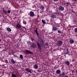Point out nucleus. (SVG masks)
Instances as JSON below:
<instances>
[{"instance_id": "15", "label": "nucleus", "mask_w": 77, "mask_h": 77, "mask_svg": "<svg viewBox=\"0 0 77 77\" xmlns=\"http://www.w3.org/2000/svg\"><path fill=\"white\" fill-rule=\"evenodd\" d=\"M37 31H38V29H37V28H36V30H35V32L36 33V34L37 35V36H38V37H39V34H38V33Z\"/></svg>"}, {"instance_id": "25", "label": "nucleus", "mask_w": 77, "mask_h": 77, "mask_svg": "<svg viewBox=\"0 0 77 77\" xmlns=\"http://www.w3.org/2000/svg\"><path fill=\"white\" fill-rule=\"evenodd\" d=\"M31 38V41H32V42L33 41H35V39H34V38Z\"/></svg>"}, {"instance_id": "35", "label": "nucleus", "mask_w": 77, "mask_h": 77, "mask_svg": "<svg viewBox=\"0 0 77 77\" xmlns=\"http://www.w3.org/2000/svg\"><path fill=\"white\" fill-rule=\"evenodd\" d=\"M67 54H68L69 55V51L67 52Z\"/></svg>"}, {"instance_id": "4", "label": "nucleus", "mask_w": 77, "mask_h": 77, "mask_svg": "<svg viewBox=\"0 0 77 77\" xmlns=\"http://www.w3.org/2000/svg\"><path fill=\"white\" fill-rule=\"evenodd\" d=\"M58 9L59 11H64V7L62 6L59 7Z\"/></svg>"}, {"instance_id": "40", "label": "nucleus", "mask_w": 77, "mask_h": 77, "mask_svg": "<svg viewBox=\"0 0 77 77\" xmlns=\"http://www.w3.org/2000/svg\"><path fill=\"white\" fill-rule=\"evenodd\" d=\"M21 26L22 27V28H24V27L23 26Z\"/></svg>"}, {"instance_id": "32", "label": "nucleus", "mask_w": 77, "mask_h": 77, "mask_svg": "<svg viewBox=\"0 0 77 77\" xmlns=\"http://www.w3.org/2000/svg\"><path fill=\"white\" fill-rule=\"evenodd\" d=\"M5 62L7 63H8V61L7 60H6L5 61Z\"/></svg>"}, {"instance_id": "19", "label": "nucleus", "mask_w": 77, "mask_h": 77, "mask_svg": "<svg viewBox=\"0 0 77 77\" xmlns=\"http://www.w3.org/2000/svg\"><path fill=\"white\" fill-rule=\"evenodd\" d=\"M7 30H8V31H9V32H11V28H7Z\"/></svg>"}, {"instance_id": "30", "label": "nucleus", "mask_w": 77, "mask_h": 77, "mask_svg": "<svg viewBox=\"0 0 77 77\" xmlns=\"http://www.w3.org/2000/svg\"><path fill=\"white\" fill-rule=\"evenodd\" d=\"M45 45H46V46H48V44L47 43H45Z\"/></svg>"}, {"instance_id": "39", "label": "nucleus", "mask_w": 77, "mask_h": 77, "mask_svg": "<svg viewBox=\"0 0 77 77\" xmlns=\"http://www.w3.org/2000/svg\"><path fill=\"white\" fill-rule=\"evenodd\" d=\"M75 72H76V74H77V70H76Z\"/></svg>"}, {"instance_id": "22", "label": "nucleus", "mask_w": 77, "mask_h": 77, "mask_svg": "<svg viewBox=\"0 0 77 77\" xmlns=\"http://www.w3.org/2000/svg\"><path fill=\"white\" fill-rule=\"evenodd\" d=\"M57 30L58 31V33H62V32L59 30V29L58 28V29H57Z\"/></svg>"}, {"instance_id": "8", "label": "nucleus", "mask_w": 77, "mask_h": 77, "mask_svg": "<svg viewBox=\"0 0 77 77\" xmlns=\"http://www.w3.org/2000/svg\"><path fill=\"white\" fill-rule=\"evenodd\" d=\"M60 72H61V71L59 69L57 70L56 71V73L57 74H60Z\"/></svg>"}, {"instance_id": "37", "label": "nucleus", "mask_w": 77, "mask_h": 77, "mask_svg": "<svg viewBox=\"0 0 77 77\" xmlns=\"http://www.w3.org/2000/svg\"><path fill=\"white\" fill-rule=\"evenodd\" d=\"M66 50L67 52H68V48L66 49Z\"/></svg>"}, {"instance_id": "3", "label": "nucleus", "mask_w": 77, "mask_h": 77, "mask_svg": "<svg viewBox=\"0 0 77 77\" xmlns=\"http://www.w3.org/2000/svg\"><path fill=\"white\" fill-rule=\"evenodd\" d=\"M16 29L17 28L20 29L21 28V25H20L19 23H17L16 25Z\"/></svg>"}, {"instance_id": "21", "label": "nucleus", "mask_w": 77, "mask_h": 77, "mask_svg": "<svg viewBox=\"0 0 77 77\" xmlns=\"http://www.w3.org/2000/svg\"><path fill=\"white\" fill-rule=\"evenodd\" d=\"M20 58L21 59H23V55L20 54Z\"/></svg>"}, {"instance_id": "36", "label": "nucleus", "mask_w": 77, "mask_h": 77, "mask_svg": "<svg viewBox=\"0 0 77 77\" xmlns=\"http://www.w3.org/2000/svg\"><path fill=\"white\" fill-rule=\"evenodd\" d=\"M72 1H73V2H77V0H72Z\"/></svg>"}, {"instance_id": "26", "label": "nucleus", "mask_w": 77, "mask_h": 77, "mask_svg": "<svg viewBox=\"0 0 77 77\" xmlns=\"http://www.w3.org/2000/svg\"><path fill=\"white\" fill-rule=\"evenodd\" d=\"M38 72H41V70L40 69H38Z\"/></svg>"}, {"instance_id": "29", "label": "nucleus", "mask_w": 77, "mask_h": 77, "mask_svg": "<svg viewBox=\"0 0 77 77\" xmlns=\"http://www.w3.org/2000/svg\"><path fill=\"white\" fill-rule=\"evenodd\" d=\"M23 24H24L25 25H26V22L25 21H23Z\"/></svg>"}, {"instance_id": "48", "label": "nucleus", "mask_w": 77, "mask_h": 77, "mask_svg": "<svg viewBox=\"0 0 77 77\" xmlns=\"http://www.w3.org/2000/svg\"><path fill=\"white\" fill-rule=\"evenodd\" d=\"M64 56H66V55H65Z\"/></svg>"}, {"instance_id": "24", "label": "nucleus", "mask_w": 77, "mask_h": 77, "mask_svg": "<svg viewBox=\"0 0 77 77\" xmlns=\"http://www.w3.org/2000/svg\"><path fill=\"white\" fill-rule=\"evenodd\" d=\"M30 42H31L29 41H28V42H27V44H28V45H30Z\"/></svg>"}, {"instance_id": "17", "label": "nucleus", "mask_w": 77, "mask_h": 77, "mask_svg": "<svg viewBox=\"0 0 77 77\" xmlns=\"http://www.w3.org/2000/svg\"><path fill=\"white\" fill-rule=\"evenodd\" d=\"M65 75V73L64 72H63L62 73H60L59 75L60 77H62V76H63Z\"/></svg>"}, {"instance_id": "6", "label": "nucleus", "mask_w": 77, "mask_h": 77, "mask_svg": "<svg viewBox=\"0 0 77 77\" xmlns=\"http://www.w3.org/2000/svg\"><path fill=\"white\" fill-rule=\"evenodd\" d=\"M25 53H29V54H33V52L30 51H29L28 50H26L25 51Z\"/></svg>"}, {"instance_id": "2", "label": "nucleus", "mask_w": 77, "mask_h": 77, "mask_svg": "<svg viewBox=\"0 0 77 77\" xmlns=\"http://www.w3.org/2000/svg\"><path fill=\"white\" fill-rule=\"evenodd\" d=\"M62 45V41L61 40L59 41L57 43V45L58 46H61Z\"/></svg>"}, {"instance_id": "38", "label": "nucleus", "mask_w": 77, "mask_h": 77, "mask_svg": "<svg viewBox=\"0 0 77 77\" xmlns=\"http://www.w3.org/2000/svg\"><path fill=\"white\" fill-rule=\"evenodd\" d=\"M65 54V55L66 54H68L67 52H66V53H65L64 54Z\"/></svg>"}, {"instance_id": "16", "label": "nucleus", "mask_w": 77, "mask_h": 77, "mask_svg": "<svg viewBox=\"0 0 77 77\" xmlns=\"http://www.w3.org/2000/svg\"><path fill=\"white\" fill-rule=\"evenodd\" d=\"M34 67L35 69H38V66L37 64H35L34 65Z\"/></svg>"}, {"instance_id": "18", "label": "nucleus", "mask_w": 77, "mask_h": 77, "mask_svg": "<svg viewBox=\"0 0 77 77\" xmlns=\"http://www.w3.org/2000/svg\"><path fill=\"white\" fill-rule=\"evenodd\" d=\"M11 61L13 63H15V62H16V61L14 60L13 59L11 60Z\"/></svg>"}, {"instance_id": "34", "label": "nucleus", "mask_w": 77, "mask_h": 77, "mask_svg": "<svg viewBox=\"0 0 77 77\" xmlns=\"http://www.w3.org/2000/svg\"><path fill=\"white\" fill-rule=\"evenodd\" d=\"M59 0H54V2H58Z\"/></svg>"}, {"instance_id": "47", "label": "nucleus", "mask_w": 77, "mask_h": 77, "mask_svg": "<svg viewBox=\"0 0 77 77\" xmlns=\"http://www.w3.org/2000/svg\"><path fill=\"white\" fill-rule=\"evenodd\" d=\"M0 66H2V65H0Z\"/></svg>"}, {"instance_id": "46", "label": "nucleus", "mask_w": 77, "mask_h": 77, "mask_svg": "<svg viewBox=\"0 0 77 77\" xmlns=\"http://www.w3.org/2000/svg\"><path fill=\"white\" fill-rule=\"evenodd\" d=\"M0 48H1V47H0Z\"/></svg>"}, {"instance_id": "44", "label": "nucleus", "mask_w": 77, "mask_h": 77, "mask_svg": "<svg viewBox=\"0 0 77 77\" xmlns=\"http://www.w3.org/2000/svg\"><path fill=\"white\" fill-rule=\"evenodd\" d=\"M1 41H2V40H1V39H0V42H1Z\"/></svg>"}, {"instance_id": "33", "label": "nucleus", "mask_w": 77, "mask_h": 77, "mask_svg": "<svg viewBox=\"0 0 77 77\" xmlns=\"http://www.w3.org/2000/svg\"><path fill=\"white\" fill-rule=\"evenodd\" d=\"M42 12H43V11H40V13L41 14H42Z\"/></svg>"}, {"instance_id": "28", "label": "nucleus", "mask_w": 77, "mask_h": 77, "mask_svg": "<svg viewBox=\"0 0 77 77\" xmlns=\"http://www.w3.org/2000/svg\"><path fill=\"white\" fill-rule=\"evenodd\" d=\"M75 32L76 33H77V28H75Z\"/></svg>"}, {"instance_id": "43", "label": "nucleus", "mask_w": 77, "mask_h": 77, "mask_svg": "<svg viewBox=\"0 0 77 77\" xmlns=\"http://www.w3.org/2000/svg\"><path fill=\"white\" fill-rule=\"evenodd\" d=\"M10 54H9L10 55H11V53H9Z\"/></svg>"}, {"instance_id": "42", "label": "nucleus", "mask_w": 77, "mask_h": 77, "mask_svg": "<svg viewBox=\"0 0 77 77\" xmlns=\"http://www.w3.org/2000/svg\"><path fill=\"white\" fill-rule=\"evenodd\" d=\"M66 4H67V5H69V3H67Z\"/></svg>"}, {"instance_id": "23", "label": "nucleus", "mask_w": 77, "mask_h": 77, "mask_svg": "<svg viewBox=\"0 0 77 77\" xmlns=\"http://www.w3.org/2000/svg\"><path fill=\"white\" fill-rule=\"evenodd\" d=\"M40 9H42L43 10V9H44V7L42 6V5H41L40 7Z\"/></svg>"}, {"instance_id": "27", "label": "nucleus", "mask_w": 77, "mask_h": 77, "mask_svg": "<svg viewBox=\"0 0 77 77\" xmlns=\"http://www.w3.org/2000/svg\"><path fill=\"white\" fill-rule=\"evenodd\" d=\"M9 53H11L12 54H14V51H11V52H9Z\"/></svg>"}, {"instance_id": "9", "label": "nucleus", "mask_w": 77, "mask_h": 77, "mask_svg": "<svg viewBox=\"0 0 77 77\" xmlns=\"http://www.w3.org/2000/svg\"><path fill=\"white\" fill-rule=\"evenodd\" d=\"M59 29V28L56 27L54 26L53 27L52 30L53 31H56V30H57Z\"/></svg>"}, {"instance_id": "1", "label": "nucleus", "mask_w": 77, "mask_h": 77, "mask_svg": "<svg viewBox=\"0 0 77 77\" xmlns=\"http://www.w3.org/2000/svg\"><path fill=\"white\" fill-rule=\"evenodd\" d=\"M39 41L40 43L38 42H37V45L39 49L41 50L42 47L43 48H45V44L44 42V40L41 37L39 38Z\"/></svg>"}, {"instance_id": "14", "label": "nucleus", "mask_w": 77, "mask_h": 77, "mask_svg": "<svg viewBox=\"0 0 77 77\" xmlns=\"http://www.w3.org/2000/svg\"><path fill=\"white\" fill-rule=\"evenodd\" d=\"M70 43V44H73L74 43V40H72V39H70L69 41Z\"/></svg>"}, {"instance_id": "5", "label": "nucleus", "mask_w": 77, "mask_h": 77, "mask_svg": "<svg viewBox=\"0 0 77 77\" xmlns=\"http://www.w3.org/2000/svg\"><path fill=\"white\" fill-rule=\"evenodd\" d=\"M51 17L52 18H56V14H52L51 15Z\"/></svg>"}, {"instance_id": "10", "label": "nucleus", "mask_w": 77, "mask_h": 77, "mask_svg": "<svg viewBox=\"0 0 77 77\" xmlns=\"http://www.w3.org/2000/svg\"><path fill=\"white\" fill-rule=\"evenodd\" d=\"M65 63L66 65L69 66V64H70V63L68 60H67V61H65Z\"/></svg>"}, {"instance_id": "11", "label": "nucleus", "mask_w": 77, "mask_h": 77, "mask_svg": "<svg viewBox=\"0 0 77 77\" xmlns=\"http://www.w3.org/2000/svg\"><path fill=\"white\" fill-rule=\"evenodd\" d=\"M30 17H34V13L33 12L31 11L29 13Z\"/></svg>"}, {"instance_id": "41", "label": "nucleus", "mask_w": 77, "mask_h": 77, "mask_svg": "<svg viewBox=\"0 0 77 77\" xmlns=\"http://www.w3.org/2000/svg\"><path fill=\"white\" fill-rule=\"evenodd\" d=\"M35 8V6H32V8Z\"/></svg>"}, {"instance_id": "31", "label": "nucleus", "mask_w": 77, "mask_h": 77, "mask_svg": "<svg viewBox=\"0 0 77 77\" xmlns=\"http://www.w3.org/2000/svg\"><path fill=\"white\" fill-rule=\"evenodd\" d=\"M7 12L8 14H10L11 13V11H10V10H8Z\"/></svg>"}, {"instance_id": "20", "label": "nucleus", "mask_w": 77, "mask_h": 77, "mask_svg": "<svg viewBox=\"0 0 77 77\" xmlns=\"http://www.w3.org/2000/svg\"><path fill=\"white\" fill-rule=\"evenodd\" d=\"M42 21L43 24H46V23L45 22V20H42Z\"/></svg>"}, {"instance_id": "7", "label": "nucleus", "mask_w": 77, "mask_h": 77, "mask_svg": "<svg viewBox=\"0 0 77 77\" xmlns=\"http://www.w3.org/2000/svg\"><path fill=\"white\" fill-rule=\"evenodd\" d=\"M26 71H27V72H29V73H30L31 74H32V71L31 70L29 69V68H27L26 69Z\"/></svg>"}, {"instance_id": "12", "label": "nucleus", "mask_w": 77, "mask_h": 77, "mask_svg": "<svg viewBox=\"0 0 77 77\" xmlns=\"http://www.w3.org/2000/svg\"><path fill=\"white\" fill-rule=\"evenodd\" d=\"M31 45L33 48H36V45L35 44L32 43Z\"/></svg>"}, {"instance_id": "13", "label": "nucleus", "mask_w": 77, "mask_h": 77, "mask_svg": "<svg viewBox=\"0 0 77 77\" xmlns=\"http://www.w3.org/2000/svg\"><path fill=\"white\" fill-rule=\"evenodd\" d=\"M2 10L4 14H7L8 12H7V11L6 10H5V8H3Z\"/></svg>"}, {"instance_id": "45", "label": "nucleus", "mask_w": 77, "mask_h": 77, "mask_svg": "<svg viewBox=\"0 0 77 77\" xmlns=\"http://www.w3.org/2000/svg\"><path fill=\"white\" fill-rule=\"evenodd\" d=\"M17 47H18V45H17Z\"/></svg>"}]
</instances>
